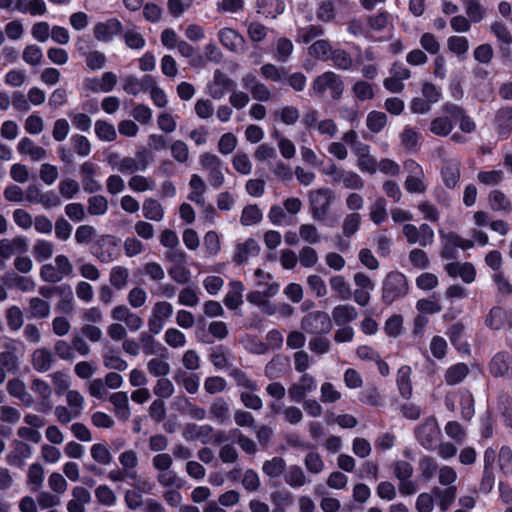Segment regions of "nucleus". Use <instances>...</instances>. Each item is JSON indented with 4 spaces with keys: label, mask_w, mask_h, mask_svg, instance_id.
<instances>
[{
    "label": "nucleus",
    "mask_w": 512,
    "mask_h": 512,
    "mask_svg": "<svg viewBox=\"0 0 512 512\" xmlns=\"http://www.w3.org/2000/svg\"><path fill=\"white\" fill-rule=\"evenodd\" d=\"M408 291L409 284L406 276L400 271H391L383 280L381 300L388 306L405 297Z\"/></svg>",
    "instance_id": "obj_1"
},
{
    "label": "nucleus",
    "mask_w": 512,
    "mask_h": 512,
    "mask_svg": "<svg viewBox=\"0 0 512 512\" xmlns=\"http://www.w3.org/2000/svg\"><path fill=\"white\" fill-rule=\"evenodd\" d=\"M334 199V192L329 188H319L311 191L309 194V200L312 218L315 221L325 223L327 226L332 227L333 223H328L326 221L328 220L327 214Z\"/></svg>",
    "instance_id": "obj_2"
},
{
    "label": "nucleus",
    "mask_w": 512,
    "mask_h": 512,
    "mask_svg": "<svg viewBox=\"0 0 512 512\" xmlns=\"http://www.w3.org/2000/svg\"><path fill=\"white\" fill-rule=\"evenodd\" d=\"M121 240L114 235H101L91 246V253L102 263L117 259Z\"/></svg>",
    "instance_id": "obj_3"
},
{
    "label": "nucleus",
    "mask_w": 512,
    "mask_h": 512,
    "mask_svg": "<svg viewBox=\"0 0 512 512\" xmlns=\"http://www.w3.org/2000/svg\"><path fill=\"white\" fill-rule=\"evenodd\" d=\"M312 88L317 95H323L329 89L331 98L339 100L343 94L344 85L339 75L327 71L314 79Z\"/></svg>",
    "instance_id": "obj_4"
},
{
    "label": "nucleus",
    "mask_w": 512,
    "mask_h": 512,
    "mask_svg": "<svg viewBox=\"0 0 512 512\" xmlns=\"http://www.w3.org/2000/svg\"><path fill=\"white\" fill-rule=\"evenodd\" d=\"M441 431L435 417H429L415 429V438L426 450H435Z\"/></svg>",
    "instance_id": "obj_5"
},
{
    "label": "nucleus",
    "mask_w": 512,
    "mask_h": 512,
    "mask_svg": "<svg viewBox=\"0 0 512 512\" xmlns=\"http://www.w3.org/2000/svg\"><path fill=\"white\" fill-rule=\"evenodd\" d=\"M301 328L311 335H323L332 330V322L327 312L314 311L302 318Z\"/></svg>",
    "instance_id": "obj_6"
},
{
    "label": "nucleus",
    "mask_w": 512,
    "mask_h": 512,
    "mask_svg": "<svg viewBox=\"0 0 512 512\" xmlns=\"http://www.w3.org/2000/svg\"><path fill=\"white\" fill-rule=\"evenodd\" d=\"M93 32L98 41L109 42L113 36L123 32V25L119 19L109 18L105 22L95 24Z\"/></svg>",
    "instance_id": "obj_7"
},
{
    "label": "nucleus",
    "mask_w": 512,
    "mask_h": 512,
    "mask_svg": "<svg viewBox=\"0 0 512 512\" xmlns=\"http://www.w3.org/2000/svg\"><path fill=\"white\" fill-rule=\"evenodd\" d=\"M494 122L499 140H507L512 134V106L501 107L495 114Z\"/></svg>",
    "instance_id": "obj_8"
},
{
    "label": "nucleus",
    "mask_w": 512,
    "mask_h": 512,
    "mask_svg": "<svg viewBox=\"0 0 512 512\" xmlns=\"http://www.w3.org/2000/svg\"><path fill=\"white\" fill-rule=\"evenodd\" d=\"M411 372V367L408 365L401 366L397 372V387L401 397L405 400L412 397Z\"/></svg>",
    "instance_id": "obj_9"
},
{
    "label": "nucleus",
    "mask_w": 512,
    "mask_h": 512,
    "mask_svg": "<svg viewBox=\"0 0 512 512\" xmlns=\"http://www.w3.org/2000/svg\"><path fill=\"white\" fill-rule=\"evenodd\" d=\"M260 251V247L256 240L248 238L244 243L236 246V251L233 256V260L236 264L241 265L245 263L250 255H257Z\"/></svg>",
    "instance_id": "obj_10"
},
{
    "label": "nucleus",
    "mask_w": 512,
    "mask_h": 512,
    "mask_svg": "<svg viewBox=\"0 0 512 512\" xmlns=\"http://www.w3.org/2000/svg\"><path fill=\"white\" fill-rule=\"evenodd\" d=\"M140 341L146 354L159 355L162 359H168V349L160 342L156 341L151 334L142 332L140 335Z\"/></svg>",
    "instance_id": "obj_11"
},
{
    "label": "nucleus",
    "mask_w": 512,
    "mask_h": 512,
    "mask_svg": "<svg viewBox=\"0 0 512 512\" xmlns=\"http://www.w3.org/2000/svg\"><path fill=\"white\" fill-rule=\"evenodd\" d=\"M220 43L230 51H237L244 44V38L232 28H223L218 33Z\"/></svg>",
    "instance_id": "obj_12"
},
{
    "label": "nucleus",
    "mask_w": 512,
    "mask_h": 512,
    "mask_svg": "<svg viewBox=\"0 0 512 512\" xmlns=\"http://www.w3.org/2000/svg\"><path fill=\"white\" fill-rule=\"evenodd\" d=\"M231 291H229L224 299L223 303L229 310H236L243 303L242 293L244 291V285L241 281H231L229 283Z\"/></svg>",
    "instance_id": "obj_13"
},
{
    "label": "nucleus",
    "mask_w": 512,
    "mask_h": 512,
    "mask_svg": "<svg viewBox=\"0 0 512 512\" xmlns=\"http://www.w3.org/2000/svg\"><path fill=\"white\" fill-rule=\"evenodd\" d=\"M6 351L0 353V366L8 372L16 373L19 370L18 357L15 354L16 346L13 342L6 343Z\"/></svg>",
    "instance_id": "obj_14"
},
{
    "label": "nucleus",
    "mask_w": 512,
    "mask_h": 512,
    "mask_svg": "<svg viewBox=\"0 0 512 512\" xmlns=\"http://www.w3.org/2000/svg\"><path fill=\"white\" fill-rule=\"evenodd\" d=\"M508 312L501 306H494L490 309L485 319L487 327L493 330H500L507 325Z\"/></svg>",
    "instance_id": "obj_15"
},
{
    "label": "nucleus",
    "mask_w": 512,
    "mask_h": 512,
    "mask_svg": "<svg viewBox=\"0 0 512 512\" xmlns=\"http://www.w3.org/2000/svg\"><path fill=\"white\" fill-rule=\"evenodd\" d=\"M491 32L502 44L500 48L502 53H509V46L512 44V35L510 31L507 29L506 25L503 22L495 21L491 25Z\"/></svg>",
    "instance_id": "obj_16"
},
{
    "label": "nucleus",
    "mask_w": 512,
    "mask_h": 512,
    "mask_svg": "<svg viewBox=\"0 0 512 512\" xmlns=\"http://www.w3.org/2000/svg\"><path fill=\"white\" fill-rule=\"evenodd\" d=\"M441 178L446 188L454 189L460 180V169L458 164L448 162L442 166Z\"/></svg>",
    "instance_id": "obj_17"
},
{
    "label": "nucleus",
    "mask_w": 512,
    "mask_h": 512,
    "mask_svg": "<svg viewBox=\"0 0 512 512\" xmlns=\"http://www.w3.org/2000/svg\"><path fill=\"white\" fill-rule=\"evenodd\" d=\"M357 317V311L352 305H337L332 311V318L336 325H345Z\"/></svg>",
    "instance_id": "obj_18"
},
{
    "label": "nucleus",
    "mask_w": 512,
    "mask_h": 512,
    "mask_svg": "<svg viewBox=\"0 0 512 512\" xmlns=\"http://www.w3.org/2000/svg\"><path fill=\"white\" fill-rule=\"evenodd\" d=\"M259 12L266 17L276 18L285 10V2L282 0H257Z\"/></svg>",
    "instance_id": "obj_19"
},
{
    "label": "nucleus",
    "mask_w": 512,
    "mask_h": 512,
    "mask_svg": "<svg viewBox=\"0 0 512 512\" xmlns=\"http://www.w3.org/2000/svg\"><path fill=\"white\" fill-rule=\"evenodd\" d=\"M53 356L50 350L46 348L37 349L33 354L32 365L33 368L40 372H47L51 368Z\"/></svg>",
    "instance_id": "obj_20"
},
{
    "label": "nucleus",
    "mask_w": 512,
    "mask_h": 512,
    "mask_svg": "<svg viewBox=\"0 0 512 512\" xmlns=\"http://www.w3.org/2000/svg\"><path fill=\"white\" fill-rule=\"evenodd\" d=\"M468 372L469 370L465 363H457L447 369L445 381L448 385L459 384L466 378Z\"/></svg>",
    "instance_id": "obj_21"
},
{
    "label": "nucleus",
    "mask_w": 512,
    "mask_h": 512,
    "mask_svg": "<svg viewBox=\"0 0 512 512\" xmlns=\"http://www.w3.org/2000/svg\"><path fill=\"white\" fill-rule=\"evenodd\" d=\"M60 300L57 304V311L63 314H70L73 310V292L71 286L68 284L61 285L58 292Z\"/></svg>",
    "instance_id": "obj_22"
},
{
    "label": "nucleus",
    "mask_w": 512,
    "mask_h": 512,
    "mask_svg": "<svg viewBox=\"0 0 512 512\" xmlns=\"http://www.w3.org/2000/svg\"><path fill=\"white\" fill-rule=\"evenodd\" d=\"M286 469V462L282 457L275 456L263 463V473L270 478L280 477Z\"/></svg>",
    "instance_id": "obj_23"
},
{
    "label": "nucleus",
    "mask_w": 512,
    "mask_h": 512,
    "mask_svg": "<svg viewBox=\"0 0 512 512\" xmlns=\"http://www.w3.org/2000/svg\"><path fill=\"white\" fill-rule=\"evenodd\" d=\"M263 218L262 211L256 204L246 205L240 217V223L243 226H251L258 224Z\"/></svg>",
    "instance_id": "obj_24"
},
{
    "label": "nucleus",
    "mask_w": 512,
    "mask_h": 512,
    "mask_svg": "<svg viewBox=\"0 0 512 512\" xmlns=\"http://www.w3.org/2000/svg\"><path fill=\"white\" fill-rule=\"evenodd\" d=\"M421 134L410 126H405L400 133V141L407 151H416L419 145Z\"/></svg>",
    "instance_id": "obj_25"
},
{
    "label": "nucleus",
    "mask_w": 512,
    "mask_h": 512,
    "mask_svg": "<svg viewBox=\"0 0 512 512\" xmlns=\"http://www.w3.org/2000/svg\"><path fill=\"white\" fill-rule=\"evenodd\" d=\"M142 210L143 216L149 220L160 221L164 216L163 207L156 199H146L143 203Z\"/></svg>",
    "instance_id": "obj_26"
},
{
    "label": "nucleus",
    "mask_w": 512,
    "mask_h": 512,
    "mask_svg": "<svg viewBox=\"0 0 512 512\" xmlns=\"http://www.w3.org/2000/svg\"><path fill=\"white\" fill-rule=\"evenodd\" d=\"M333 47L331 46L328 40H317L315 41L309 48L308 52L311 56L320 59L322 61H327L330 58Z\"/></svg>",
    "instance_id": "obj_27"
},
{
    "label": "nucleus",
    "mask_w": 512,
    "mask_h": 512,
    "mask_svg": "<svg viewBox=\"0 0 512 512\" xmlns=\"http://www.w3.org/2000/svg\"><path fill=\"white\" fill-rule=\"evenodd\" d=\"M453 128L454 124L445 116L436 117L430 123V131L436 136L445 137L451 133Z\"/></svg>",
    "instance_id": "obj_28"
},
{
    "label": "nucleus",
    "mask_w": 512,
    "mask_h": 512,
    "mask_svg": "<svg viewBox=\"0 0 512 512\" xmlns=\"http://www.w3.org/2000/svg\"><path fill=\"white\" fill-rule=\"evenodd\" d=\"M329 60L337 69L349 70L353 65L351 55L344 49L336 48L332 50Z\"/></svg>",
    "instance_id": "obj_29"
},
{
    "label": "nucleus",
    "mask_w": 512,
    "mask_h": 512,
    "mask_svg": "<svg viewBox=\"0 0 512 512\" xmlns=\"http://www.w3.org/2000/svg\"><path fill=\"white\" fill-rule=\"evenodd\" d=\"M464 7L470 22L479 23L484 19L486 11L479 0H465Z\"/></svg>",
    "instance_id": "obj_30"
},
{
    "label": "nucleus",
    "mask_w": 512,
    "mask_h": 512,
    "mask_svg": "<svg viewBox=\"0 0 512 512\" xmlns=\"http://www.w3.org/2000/svg\"><path fill=\"white\" fill-rule=\"evenodd\" d=\"M29 311L32 318H46L50 314V305L46 300L33 297L29 301Z\"/></svg>",
    "instance_id": "obj_31"
},
{
    "label": "nucleus",
    "mask_w": 512,
    "mask_h": 512,
    "mask_svg": "<svg viewBox=\"0 0 512 512\" xmlns=\"http://www.w3.org/2000/svg\"><path fill=\"white\" fill-rule=\"evenodd\" d=\"M91 457L95 462L101 465H108L112 461V454L107 446L104 443H96L93 444L91 449Z\"/></svg>",
    "instance_id": "obj_32"
},
{
    "label": "nucleus",
    "mask_w": 512,
    "mask_h": 512,
    "mask_svg": "<svg viewBox=\"0 0 512 512\" xmlns=\"http://www.w3.org/2000/svg\"><path fill=\"white\" fill-rule=\"evenodd\" d=\"M330 286L333 291L337 293L340 299L348 300L351 298L352 292L349 284L341 275L332 276L330 278Z\"/></svg>",
    "instance_id": "obj_33"
},
{
    "label": "nucleus",
    "mask_w": 512,
    "mask_h": 512,
    "mask_svg": "<svg viewBox=\"0 0 512 512\" xmlns=\"http://www.w3.org/2000/svg\"><path fill=\"white\" fill-rule=\"evenodd\" d=\"M95 134L100 140L108 142L114 141L117 137L114 126L105 120L96 121Z\"/></svg>",
    "instance_id": "obj_34"
},
{
    "label": "nucleus",
    "mask_w": 512,
    "mask_h": 512,
    "mask_svg": "<svg viewBox=\"0 0 512 512\" xmlns=\"http://www.w3.org/2000/svg\"><path fill=\"white\" fill-rule=\"evenodd\" d=\"M119 462L126 470V476L131 479H136L137 473L136 471L129 472V469H135L138 464L137 455L133 450H127L120 454Z\"/></svg>",
    "instance_id": "obj_35"
},
{
    "label": "nucleus",
    "mask_w": 512,
    "mask_h": 512,
    "mask_svg": "<svg viewBox=\"0 0 512 512\" xmlns=\"http://www.w3.org/2000/svg\"><path fill=\"white\" fill-rule=\"evenodd\" d=\"M367 127L373 133H379L387 124V116L384 112L371 111L367 115Z\"/></svg>",
    "instance_id": "obj_36"
},
{
    "label": "nucleus",
    "mask_w": 512,
    "mask_h": 512,
    "mask_svg": "<svg viewBox=\"0 0 512 512\" xmlns=\"http://www.w3.org/2000/svg\"><path fill=\"white\" fill-rule=\"evenodd\" d=\"M128 269L123 266H115L110 272V283L117 290L123 289L128 281Z\"/></svg>",
    "instance_id": "obj_37"
},
{
    "label": "nucleus",
    "mask_w": 512,
    "mask_h": 512,
    "mask_svg": "<svg viewBox=\"0 0 512 512\" xmlns=\"http://www.w3.org/2000/svg\"><path fill=\"white\" fill-rule=\"evenodd\" d=\"M403 330V317L400 314L390 316L384 325V331L387 336L396 338L401 335Z\"/></svg>",
    "instance_id": "obj_38"
},
{
    "label": "nucleus",
    "mask_w": 512,
    "mask_h": 512,
    "mask_svg": "<svg viewBox=\"0 0 512 512\" xmlns=\"http://www.w3.org/2000/svg\"><path fill=\"white\" fill-rule=\"evenodd\" d=\"M108 210V201L102 195L91 196L88 199V213L90 215H104Z\"/></svg>",
    "instance_id": "obj_39"
},
{
    "label": "nucleus",
    "mask_w": 512,
    "mask_h": 512,
    "mask_svg": "<svg viewBox=\"0 0 512 512\" xmlns=\"http://www.w3.org/2000/svg\"><path fill=\"white\" fill-rule=\"evenodd\" d=\"M7 391L11 396L21 401H26V397H28L29 402H33L31 395L26 392L25 385L20 379L15 378L9 380L7 383Z\"/></svg>",
    "instance_id": "obj_40"
},
{
    "label": "nucleus",
    "mask_w": 512,
    "mask_h": 512,
    "mask_svg": "<svg viewBox=\"0 0 512 512\" xmlns=\"http://www.w3.org/2000/svg\"><path fill=\"white\" fill-rule=\"evenodd\" d=\"M189 184L193 191L188 195V199L200 203L205 192V182L198 174H193Z\"/></svg>",
    "instance_id": "obj_41"
},
{
    "label": "nucleus",
    "mask_w": 512,
    "mask_h": 512,
    "mask_svg": "<svg viewBox=\"0 0 512 512\" xmlns=\"http://www.w3.org/2000/svg\"><path fill=\"white\" fill-rule=\"evenodd\" d=\"M305 474L302 468L298 465H292L289 467L287 474L285 475V482L291 487H301L305 484Z\"/></svg>",
    "instance_id": "obj_42"
},
{
    "label": "nucleus",
    "mask_w": 512,
    "mask_h": 512,
    "mask_svg": "<svg viewBox=\"0 0 512 512\" xmlns=\"http://www.w3.org/2000/svg\"><path fill=\"white\" fill-rule=\"evenodd\" d=\"M489 202L491 209L494 211L509 210L511 208L510 201L500 190H493L489 194Z\"/></svg>",
    "instance_id": "obj_43"
},
{
    "label": "nucleus",
    "mask_w": 512,
    "mask_h": 512,
    "mask_svg": "<svg viewBox=\"0 0 512 512\" xmlns=\"http://www.w3.org/2000/svg\"><path fill=\"white\" fill-rule=\"evenodd\" d=\"M419 467L421 470L420 477L423 481H429L437 471V463L430 456H423L420 459Z\"/></svg>",
    "instance_id": "obj_44"
},
{
    "label": "nucleus",
    "mask_w": 512,
    "mask_h": 512,
    "mask_svg": "<svg viewBox=\"0 0 512 512\" xmlns=\"http://www.w3.org/2000/svg\"><path fill=\"white\" fill-rule=\"evenodd\" d=\"M387 217L386 200L382 197L376 199L371 207L370 219L377 225L385 221Z\"/></svg>",
    "instance_id": "obj_45"
},
{
    "label": "nucleus",
    "mask_w": 512,
    "mask_h": 512,
    "mask_svg": "<svg viewBox=\"0 0 512 512\" xmlns=\"http://www.w3.org/2000/svg\"><path fill=\"white\" fill-rule=\"evenodd\" d=\"M229 406L227 402L219 397L215 399L210 407L211 415L219 420L220 423H224L228 419Z\"/></svg>",
    "instance_id": "obj_46"
},
{
    "label": "nucleus",
    "mask_w": 512,
    "mask_h": 512,
    "mask_svg": "<svg viewBox=\"0 0 512 512\" xmlns=\"http://www.w3.org/2000/svg\"><path fill=\"white\" fill-rule=\"evenodd\" d=\"M498 462L503 474H512V449L509 446L504 445L500 448Z\"/></svg>",
    "instance_id": "obj_47"
},
{
    "label": "nucleus",
    "mask_w": 512,
    "mask_h": 512,
    "mask_svg": "<svg viewBox=\"0 0 512 512\" xmlns=\"http://www.w3.org/2000/svg\"><path fill=\"white\" fill-rule=\"evenodd\" d=\"M361 224V218L358 213H351L348 214L343 221V234L350 238L352 235H354L360 228Z\"/></svg>",
    "instance_id": "obj_48"
},
{
    "label": "nucleus",
    "mask_w": 512,
    "mask_h": 512,
    "mask_svg": "<svg viewBox=\"0 0 512 512\" xmlns=\"http://www.w3.org/2000/svg\"><path fill=\"white\" fill-rule=\"evenodd\" d=\"M95 496L98 502L105 506H113L116 502V495L107 485H99L95 489Z\"/></svg>",
    "instance_id": "obj_49"
},
{
    "label": "nucleus",
    "mask_w": 512,
    "mask_h": 512,
    "mask_svg": "<svg viewBox=\"0 0 512 512\" xmlns=\"http://www.w3.org/2000/svg\"><path fill=\"white\" fill-rule=\"evenodd\" d=\"M229 375L234 378L238 386L251 391H256L258 389L256 381L249 379L246 373L241 369L234 368L230 371Z\"/></svg>",
    "instance_id": "obj_50"
},
{
    "label": "nucleus",
    "mask_w": 512,
    "mask_h": 512,
    "mask_svg": "<svg viewBox=\"0 0 512 512\" xmlns=\"http://www.w3.org/2000/svg\"><path fill=\"white\" fill-rule=\"evenodd\" d=\"M22 58L30 65H38L43 58L42 49L35 44L27 45L23 51Z\"/></svg>",
    "instance_id": "obj_51"
},
{
    "label": "nucleus",
    "mask_w": 512,
    "mask_h": 512,
    "mask_svg": "<svg viewBox=\"0 0 512 512\" xmlns=\"http://www.w3.org/2000/svg\"><path fill=\"white\" fill-rule=\"evenodd\" d=\"M58 188L60 194L66 199H73L80 190L79 183L70 178L61 180Z\"/></svg>",
    "instance_id": "obj_52"
},
{
    "label": "nucleus",
    "mask_w": 512,
    "mask_h": 512,
    "mask_svg": "<svg viewBox=\"0 0 512 512\" xmlns=\"http://www.w3.org/2000/svg\"><path fill=\"white\" fill-rule=\"evenodd\" d=\"M447 45L449 50L457 55H463L469 49L468 39L464 36H450Z\"/></svg>",
    "instance_id": "obj_53"
},
{
    "label": "nucleus",
    "mask_w": 512,
    "mask_h": 512,
    "mask_svg": "<svg viewBox=\"0 0 512 512\" xmlns=\"http://www.w3.org/2000/svg\"><path fill=\"white\" fill-rule=\"evenodd\" d=\"M7 325L13 331L19 330L23 325V314L18 306L10 307L6 312Z\"/></svg>",
    "instance_id": "obj_54"
},
{
    "label": "nucleus",
    "mask_w": 512,
    "mask_h": 512,
    "mask_svg": "<svg viewBox=\"0 0 512 512\" xmlns=\"http://www.w3.org/2000/svg\"><path fill=\"white\" fill-rule=\"evenodd\" d=\"M204 247L209 256H215L219 253L221 246L219 236L216 231L210 230L205 234Z\"/></svg>",
    "instance_id": "obj_55"
},
{
    "label": "nucleus",
    "mask_w": 512,
    "mask_h": 512,
    "mask_svg": "<svg viewBox=\"0 0 512 512\" xmlns=\"http://www.w3.org/2000/svg\"><path fill=\"white\" fill-rule=\"evenodd\" d=\"M75 152L82 157L88 156L91 152V144L87 137L75 134L71 137Z\"/></svg>",
    "instance_id": "obj_56"
},
{
    "label": "nucleus",
    "mask_w": 512,
    "mask_h": 512,
    "mask_svg": "<svg viewBox=\"0 0 512 512\" xmlns=\"http://www.w3.org/2000/svg\"><path fill=\"white\" fill-rule=\"evenodd\" d=\"M353 92L360 101L370 100L374 97L373 87L367 81H357L353 86Z\"/></svg>",
    "instance_id": "obj_57"
},
{
    "label": "nucleus",
    "mask_w": 512,
    "mask_h": 512,
    "mask_svg": "<svg viewBox=\"0 0 512 512\" xmlns=\"http://www.w3.org/2000/svg\"><path fill=\"white\" fill-rule=\"evenodd\" d=\"M421 92L424 99L431 105L437 103L442 97L441 90L435 84L427 81L423 83Z\"/></svg>",
    "instance_id": "obj_58"
},
{
    "label": "nucleus",
    "mask_w": 512,
    "mask_h": 512,
    "mask_svg": "<svg viewBox=\"0 0 512 512\" xmlns=\"http://www.w3.org/2000/svg\"><path fill=\"white\" fill-rule=\"evenodd\" d=\"M359 400L363 404L370 406H379L381 404V396L376 387H369L359 393Z\"/></svg>",
    "instance_id": "obj_59"
},
{
    "label": "nucleus",
    "mask_w": 512,
    "mask_h": 512,
    "mask_svg": "<svg viewBox=\"0 0 512 512\" xmlns=\"http://www.w3.org/2000/svg\"><path fill=\"white\" fill-rule=\"evenodd\" d=\"M165 342L173 347H182L186 343V338L183 332L176 328H168L164 336Z\"/></svg>",
    "instance_id": "obj_60"
},
{
    "label": "nucleus",
    "mask_w": 512,
    "mask_h": 512,
    "mask_svg": "<svg viewBox=\"0 0 512 512\" xmlns=\"http://www.w3.org/2000/svg\"><path fill=\"white\" fill-rule=\"evenodd\" d=\"M123 38L125 41V44L130 49L139 50L142 49L145 44V38L142 36V34L135 32L133 30H127L123 34Z\"/></svg>",
    "instance_id": "obj_61"
},
{
    "label": "nucleus",
    "mask_w": 512,
    "mask_h": 512,
    "mask_svg": "<svg viewBox=\"0 0 512 512\" xmlns=\"http://www.w3.org/2000/svg\"><path fill=\"white\" fill-rule=\"evenodd\" d=\"M53 254V244L46 240H38L34 245V256L37 261L50 258Z\"/></svg>",
    "instance_id": "obj_62"
},
{
    "label": "nucleus",
    "mask_w": 512,
    "mask_h": 512,
    "mask_svg": "<svg viewBox=\"0 0 512 512\" xmlns=\"http://www.w3.org/2000/svg\"><path fill=\"white\" fill-rule=\"evenodd\" d=\"M147 368L151 375L162 378H164V376H166L170 371L169 364L166 361H162L157 358L149 360Z\"/></svg>",
    "instance_id": "obj_63"
},
{
    "label": "nucleus",
    "mask_w": 512,
    "mask_h": 512,
    "mask_svg": "<svg viewBox=\"0 0 512 512\" xmlns=\"http://www.w3.org/2000/svg\"><path fill=\"white\" fill-rule=\"evenodd\" d=\"M237 146V138L234 134L228 132L220 137L218 143L219 152L223 155L232 153Z\"/></svg>",
    "instance_id": "obj_64"
}]
</instances>
